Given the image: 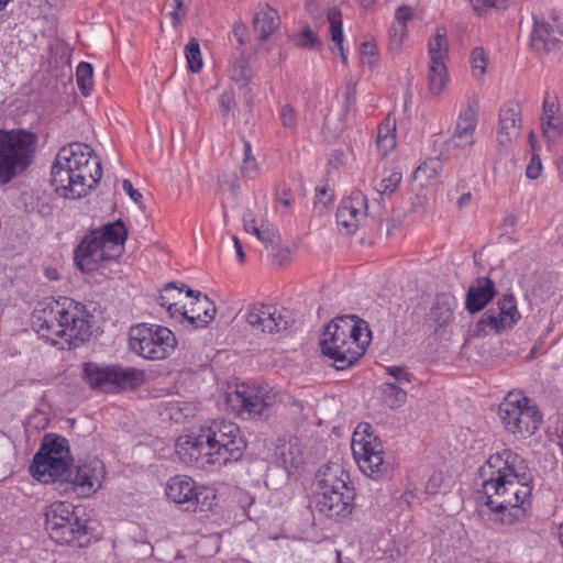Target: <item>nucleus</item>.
I'll list each match as a JSON object with an SVG mask.
<instances>
[{"label": "nucleus", "instance_id": "obj_45", "mask_svg": "<svg viewBox=\"0 0 563 563\" xmlns=\"http://www.w3.org/2000/svg\"><path fill=\"white\" fill-rule=\"evenodd\" d=\"M401 173L394 170L387 178H383L378 185L375 186L376 191L379 195H391L401 181Z\"/></svg>", "mask_w": 563, "mask_h": 563}, {"label": "nucleus", "instance_id": "obj_58", "mask_svg": "<svg viewBox=\"0 0 563 563\" xmlns=\"http://www.w3.org/2000/svg\"><path fill=\"white\" fill-rule=\"evenodd\" d=\"M441 483H442V474L441 473H433L429 477V481L426 484V493L428 495L437 494Z\"/></svg>", "mask_w": 563, "mask_h": 563}, {"label": "nucleus", "instance_id": "obj_20", "mask_svg": "<svg viewBox=\"0 0 563 563\" xmlns=\"http://www.w3.org/2000/svg\"><path fill=\"white\" fill-rule=\"evenodd\" d=\"M216 306L206 295L197 292L189 306H183L181 319H186L194 328H203L216 314Z\"/></svg>", "mask_w": 563, "mask_h": 563}, {"label": "nucleus", "instance_id": "obj_42", "mask_svg": "<svg viewBox=\"0 0 563 563\" xmlns=\"http://www.w3.org/2000/svg\"><path fill=\"white\" fill-rule=\"evenodd\" d=\"M186 58L188 64V69L191 73H198L202 68V57L200 52V46L197 38L191 37L186 45Z\"/></svg>", "mask_w": 563, "mask_h": 563}, {"label": "nucleus", "instance_id": "obj_21", "mask_svg": "<svg viewBox=\"0 0 563 563\" xmlns=\"http://www.w3.org/2000/svg\"><path fill=\"white\" fill-rule=\"evenodd\" d=\"M495 295V283L490 278H477L467 290L465 308L472 314L479 312L493 300Z\"/></svg>", "mask_w": 563, "mask_h": 563}, {"label": "nucleus", "instance_id": "obj_54", "mask_svg": "<svg viewBox=\"0 0 563 563\" xmlns=\"http://www.w3.org/2000/svg\"><path fill=\"white\" fill-rule=\"evenodd\" d=\"M219 107L222 114H228L235 107V98L232 91H224L219 97Z\"/></svg>", "mask_w": 563, "mask_h": 563}, {"label": "nucleus", "instance_id": "obj_22", "mask_svg": "<svg viewBox=\"0 0 563 563\" xmlns=\"http://www.w3.org/2000/svg\"><path fill=\"white\" fill-rule=\"evenodd\" d=\"M456 305L454 296L450 294H439L428 314V322L437 332L439 329L446 327L453 320V310Z\"/></svg>", "mask_w": 563, "mask_h": 563}, {"label": "nucleus", "instance_id": "obj_2", "mask_svg": "<svg viewBox=\"0 0 563 563\" xmlns=\"http://www.w3.org/2000/svg\"><path fill=\"white\" fill-rule=\"evenodd\" d=\"M92 316L85 305L69 297L45 298L31 314L32 329L53 345L63 340L68 349H76L92 334Z\"/></svg>", "mask_w": 563, "mask_h": 563}, {"label": "nucleus", "instance_id": "obj_35", "mask_svg": "<svg viewBox=\"0 0 563 563\" xmlns=\"http://www.w3.org/2000/svg\"><path fill=\"white\" fill-rule=\"evenodd\" d=\"M474 137L464 139V135L453 133V135L443 143V150L440 156L443 159H450L452 156H459L457 151H468L474 145Z\"/></svg>", "mask_w": 563, "mask_h": 563}, {"label": "nucleus", "instance_id": "obj_37", "mask_svg": "<svg viewBox=\"0 0 563 563\" xmlns=\"http://www.w3.org/2000/svg\"><path fill=\"white\" fill-rule=\"evenodd\" d=\"M395 131V119H391L390 115H387L378 126L376 139L378 147L384 148L386 152L394 148L396 145Z\"/></svg>", "mask_w": 563, "mask_h": 563}, {"label": "nucleus", "instance_id": "obj_49", "mask_svg": "<svg viewBox=\"0 0 563 563\" xmlns=\"http://www.w3.org/2000/svg\"><path fill=\"white\" fill-rule=\"evenodd\" d=\"M231 77L235 81H247L252 77V69L246 59L240 58L232 65Z\"/></svg>", "mask_w": 563, "mask_h": 563}, {"label": "nucleus", "instance_id": "obj_23", "mask_svg": "<svg viewBox=\"0 0 563 563\" xmlns=\"http://www.w3.org/2000/svg\"><path fill=\"white\" fill-rule=\"evenodd\" d=\"M560 40L554 35V30L549 22L534 18L530 37V46L540 54H547L559 47Z\"/></svg>", "mask_w": 563, "mask_h": 563}, {"label": "nucleus", "instance_id": "obj_51", "mask_svg": "<svg viewBox=\"0 0 563 563\" xmlns=\"http://www.w3.org/2000/svg\"><path fill=\"white\" fill-rule=\"evenodd\" d=\"M471 4L478 14L484 13L487 9L504 10L508 7L509 0H470Z\"/></svg>", "mask_w": 563, "mask_h": 563}, {"label": "nucleus", "instance_id": "obj_53", "mask_svg": "<svg viewBox=\"0 0 563 563\" xmlns=\"http://www.w3.org/2000/svg\"><path fill=\"white\" fill-rule=\"evenodd\" d=\"M280 122L285 129L294 130L297 125V113L294 107L289 103L285 104L280 109Z\"/></svg>", "mask_w": 563, "mask_h": 563}, {"label": "nucleus", "instance_id": "obj_40", "mask_svg": "<svg viewBox=\"0 0 563 563\" xmlns=\"http://www.w3.org/2000/svg\"><path fill=\"white\" fill-rule=\"evenodd\" d=\"M76 81L81 95L90 96L93 88V70L89 63H79L76 69Z\"/></svg>", "mask_w": 563, "mask_h": 563}, {"label": "nucleus", "instance_id": "obj_57", "mask_svg": "<svg viewBox=\"0 0 563 563\" xmlns=\"http://www.w3.org/2000/svg\"><path fill=\"white\" fill-rule=\"evenodd\" d=\"M413 16L412 8L409 5H401L397 8L395 13V22L406 24Z\"/></svg>", "mask_w": 563, "mask_h": 563}, {"label": "nucleus", "instance_id": "obj_43", "mask_svg": "<svg viewBox=\"0 0 563 563\" xmlns=\"http://www.w3.org/2000/svg\"><path fill=\"white\" fill-rule=\"evenodd\" d=\"M181 288H178L174 283H168L162 290L158 297V303L166 307L169 316L174 317L173 309L176 307V297L180 296Z\"/></svg>", "mask_w": 563, "mask_h": 563}, {"label": "nucleus", "instance_id": "obj_33", "mask_svg": "<svg viewBox=\"0 0 563 563\" xmlns=\"http://www.w3.org/2000/svg\"><path fill=\"white\" fill-rule=\"evenodd\" d=\"M328 21L330 23V37L333 43L331 51L335 53V49L342 51L343 45V29H342V14L340 9L332 7L327 13Z\"/></svg>", "mask_w": 563, "mask_h": 563}, {"label": "nucleus", "instance_id": "obj_60", "mask_svg": "<svg viewBox=\"0 0 563 563\" xmlns=\"http://www.w3.org/2000/svg\"><path fill=\"white\" fill-rule=\"evenodd\" d=\"M243 228L246 232L253 233L255 236L262 230V227H257L255 219L251 212H247L243 217Z\"/></svg>", "mask_w": 563, "mask_h": 563}, {"label": "nucleus", "instance_id": "obj_34", "mask_svg": "<svg viewBox=\"0 0 563 563\" xmlns=\"http://www.w3.org/2000/svg\"><path fill=\"white\" fill-rule=\"evenodd\" d=\"M383 401L390 409L400 408L407 400V391L396 383H384L382 385Z\"/></svg>", "mask_w": 563, "mask_h": 563}, {"label": "nucleus", "instance_id": "obj_10", "mask_svg": "<svg viewBox=\"0 0 563 563\" xmlns=\"http://www.w3.org/2000/svg\"><path fill=\"white\" fill-rule=\"evenodd\" d=\"M129 345L131 351L143 358L161 361L175 351L177 339L166 327L142 323L131 328Z\"/></svg>", "mask_w": 563, "mask_h": 563}, {"label": "nucleus", "instance_id": "obj_29", "mask_svg": "<svg viewBox=\"0 0 563 563\" xmlns=\"http://www.w3.org/2000/svg\"><path fill=\"white\" fill-rule=\"evenodd\" d=\"M82 379L91 389L108 393V365H100L95 362L85 363L82 366Z\"/></svg>", "mask_w": 563, "mask_h": 563}, {"label": "nucleus", "instance_id": "obj_15", "mask_svg": "<svg viewBox=\"0 0 563 563\" xmlns=\"http://www.w3.org/2000/svg\"><path fill=\"white\" fill-rule=\"evenodd\" d=\"M207 488H197L192 478L184 475L172 477L166 487V495L174 503L185 505L187 510H196L200 506V510L210 508L211 504L207 503L209 498Z\"/></svg>", "mask_w": 563, "mask_h": 563}, {"label": "nucleus", "instance_id": "obj_52", "mask_svg": "<svg viewBox=\"0 0 563 563\" xmlns=\"http://www.w3.org/2000/svg\"><path fill=\"white\" fill-rule=\"evenodd\" d=\"M439 166V159H430L429 162H424L423 164L419 165L415 170L413 176L416 179H421L423 177L433 178L437 176Z\"/></svg>", "mask_w": 563, "mask_h": 563}, {"label": "nucleus", "instance_id": "obj_12", "mask_svg": "<svg viewBox=\"0 0 563 563\" xmlns=\"http://www.w3.org/2000/svg\"><path fill=\"white\" fill-rule=\"evenodd\" d=\"M352 451L360 470L366 476L379 479L388 474L389 465L384 462L383 443L374 434L371 424H364L362 432H354Z\"/></svg>", "mask_w": 563, "mask_h": 563}, {"label": "nucleus", "instance_id": "obj_48", "mask_svg": "<svg viewBox=\"0 0 563 563\" xmlns=\"http://www.w3.org/2000/svg\"><path fill=\"white\" fill-rule=\"evenodd\" d=\"M488 56L483 47H475L471 52V63L474 75L483 76L486 71Z\"/></svg>", "mask_w": 563, "mask_h": 563}, {"label": "nucleus", "instance_id": "obj_50", "mask_svg": "<svg viewBox=\"0 0 563 563\" xmlns=\"http://www.w3.org/2000/svg\"><path fill=\"white\" fill-rule=\"evenodd\" d=\"M407 36V25L394 22L389 29V45L394 49H399L404 38Z\"/></svg>", "mask_w": 563, "mask_h": 563}, {"label": "nucleus", "instance_id": "obj_30", "mask_svg": "<svg viewBox=\"0 0 563 563\" xmlns=\"http://www.w3.org/2000/svg\"><path fill=\"white\" fill-rule=\"evenodd\" d=\"M82 379L91 389L108 393V365H100L95 362L85 363L82 366Z\"/></svg>", "mask_w": 563, "mask_h": 563}, {"label": "nucleus", "instance_id": "obj_19", "mask_svg": "<svg viewBox=\"0 0 563 563\" xmlns=\"http://www.w3.org/2000/svg\"><path fill=\"white\" fill-rule=\"evenodd\" d=\"M109 379L108 393H118L125 389H136L145 382V373L135 367H123L121 365H108Z\"/></svg>", "mask_w": 563, "mask_h": 563}, {"label": "nucleus", "instance_id": "obj_39", "mask_svg": "<svg viewBox=\"0 0 563 563\" xmlns=\"http://www.w3.org/2000/svg\"><path fill=\"white\" fill-rule=\"evenodd\" d=\"M292 42L297 47L308 51H320L323 47V42L309 25L294 34Z\"/></svg>", "mask_w": 563, "mask_h": 563}, {"label": "nucleus", "instance_id": "obj_1", "mask_svg": "<svg viewBox=\"0 0 563 563\" xmlns=\"http://www.w3.org/2000/svg\"><path fill=\"white\" fill-rule=\"evenodd\" d=\"M479 475L484 504L489 509L525 505L531 495V472L526 461L509 450L490 455Z\"/></svg>", "mask_w": 563, "mask_h": 563}, {"label": "nucleus", "instance_id": "obj_31", "mask_svg": "<svg viewBox=\"0 0 563 563\" xmlns=\"http://www.w3.org/2000/svg\"><path fill=\"white\" fill-rule=\"evenodd\" d=\"M339 207L345 209V212L350 213L354 219H357L358 223L367 217V198L360 190L352 191L351 196L343 199Z\"/></svg>", "mask_w": 563, "mask_h": 563}, {"label": "nucleus", "instance_id": "obj_25", "mask_svg": "<svg viewBox=\"0 0 563 563\" xmlns=\"http://www.w3.org/2000/svg\"><path fill=\"white\" fill-rule=\"evenodd\" d=\"M252 24L258 40L265 42L280 26V16L275 9L266 4L256 12Z\"/></svg>", "mask_w": 563, "mask_h": 563}, {"label": "nucleus", "instance_id": "obj_11", "mask_svg": "<svg viewBox=\"0 0 563 563\" xmlns=\"http://www.w3.org/2000/svg\"><path fill=\"white\" fill-rule=\"evenodd\" d=\"M505 428L518 438L531 437L542 423V413L534 401L525 396L509 394L499 406Z\"/></svg>", "mask_w": 563, "mask_h": 563}, {"label": "nucleus", "instance_id": "obj_47", "mask_svg": "<svg viewBox=\"0 0 563 563\" xmlns=\"http://www.w3.org/2000/svg\"><path fill=\"white\" fill-rule=\"evenodd\" d=\"M335 217L340 230H343L346 234H352L358 229L357 219L345 212V209L339 207Z\"/></svg>", "mask_w": 563, "mask_h": 563}, {"label": "nucleus", "instance_id": "obj_18", "mask_svg": "<svg viewBox=\"0 0 563 563\" xmlns=\"http://www.w3.org/2000/svg\"><path fill=\"white\" fill-rule=\"evenodd\" d=\"M521 110L519 104L510 102L499 110L497 128V144L501 148L509 150L514 140L520 135Z\"/></svg>", "mask_w": 563, "mask_h": 563}, {"label": "nucleus", "instance_id": "obj_14", "mask_svg": "<svg viewBox=\"0 0 563 563\" xmlns=\"http://www.w3.org/2000/svg\"><path fill=\"white\" fill-rule=\"evenodd\" d=\"M276 400V395H269L262 388L242 385L228 394L227 402L241 416L250 418H267Z\"/></svg>", "mask_w": 563, "mask_h": 563}, {"label": "nucleus", "instance_id": "obj_59", "mask_svg": "<svg viewBox=\"0 0 563 563\" xmlns=\"http://www.w3.org/2000/svg\"><path fill=\"white\" fill-rule=\"evenodd\" d=\"M123 190L130 196V198L141 206L143 196L142 194L133 188L132 183L129 179H124L122 183Z\"/></svg>", "mask_w": 563, "mask_h": 563}, {"label": "nucleus", "instance_id": "obj_62", "mask_svg": "<svg viewBox=\"0 0 563 563\" xmlns=\"http://www.w3.org/2000/svg\"><path fill=\"white\" fill-rule=\"evenodd\" d=\"M277 262L283 265L287 263L290 260V250L289 247H280V244L278 245L277 250L269 251L268 252Z\"/></svg>", "mask_w": 563, "mask_h": 563}, {"label": "nucleus", "instance_id": "obj_16", "mask_svg": "<svg viewBox=\"0 0 563 563\" xmlns=\"http://www.w3.org/2000/svg\"><path fill=\"white\" fill-rule=\"evenodd\" d=\"M71 464L69 460H58L36 453L30 466L32 476L42 483H54L63 486L64 478H70Z\"/></svg>", "mask_w": 563, "mask_h": 563}, {"label": "nucleus", "instance_id": "obj_56", "mask_svg": "<svg viewBox=\"0 0 563 563\" xmlns=\"http://www.w3.org/2000/svg\"><path fill=\"white\" fill-rule=\"evenodd\" d=\"M388 375L393 376L396 379V384L405 385L410 383V375L406 372L404 367L399 366H390L386 368Z\"/></svg>", "mask_w": 563, "mask_h": 563}, {"label": "nucleus", "instance_id": "obj_17", "mask_svg": "<svg viewBox=\"0 0 563 563\" xmlns=\"http://www.w3.org/2000/svg\"><path fill=\"white\" fill-rule=\"evenodd\" d=\"M246 322L254 330L275 333L288 328L287 318L275 306L254 305L246 314Z\"/></svg>", "mask_w": 563, "mask_h": 563}, {"label": "nucleus", "instance_id": "obj_61", "mask_svg": "<svg viewBox=\"0 0 563 563\" xmlns=\"http://www.w3.org/2000/svg\"><path fill=\"white\" fill-rule=\"evenodd\" d=\"M254 501H255V498L252 495H250L249 493H246V492H241L240 493V495H239V504L242 507V509L244 510L245 515L250 519H252V516L250 514V508L254 504Z\"/></svg>", "mask_w": 563, "mask_h": 563}, {"label": "nucleus", "instance_id": "obj_44", "mask_svg": "<svg viewBox=\"0 0 563 563\" xmlns=\"http://www.w3.org/2000/svg\"><path fill=\"white\" fill-rule=\"evenodd\" d=\"M257 162L252 154V146L249 141H244V158L241 166L243 177L253 179L257 175Z\"/></svg>", "mask_w": 563, "mask_h": 563}, {"label": "nucleus", "instance_id": "obj_64", "mask_svg": "<svg viewBox=\"0 0 563 563\" xmlns=\"http://www.w3.org/2000/svg\"><path fill=\"white\" fill-rule=\"evenodd\" d=\"M332 194L325 187L316 189V203L327 206L332 201Z\"/></svg>", "mask_w": 563, "mask_h": 563}, {"label": "nucleus", "instance_id": "obj_27", "mask_svg": "<svg viewBox=\"0 0 563 563\" xmlns=\"http://www.w3.org/2000/svg\"><path fill=\"white\" fill-rule=\"evenodd\" d=\"M37 453H42L45 456L56 457L58 460H69L70 463L74 461L70 456L67 439L55 433H47L43 437Z\"/></svg>", "mask_w": 563, "mask_h": 563}, {"label": "nucleus", "instance_id": "obj_26", "mask_svg": "<svg viewBox=\"0 0 563 563\" xmlns=\"http://www.w3.org/2000/svg\"><path fill=\"white\" fill-rule=\"evenodd\" d=\"M70 478L63 479L64 490H67L71 486L73 490H80V494L88 495L93 492V483L97 481V475L93 468L89 465H81L76 468L71 466Z\"/></svg>", "mask_w": 563, "mask_h": 563}, {"label": "nucleus", "instance_id": "obj_3", "mask_svg": "<svg viewBox=\"0 0 563 563\" xmlns=\"http://www.w3.org/2000/svg\"><path fill=\"white\" fill-rule=\"evenodd\" d=\"M246 441L240 427L229 420H212L199 428L197 434L179 437L176 453L181 461L196 466L225 465L242 457Z\"/></svg>", "mask_w": 563, "mask_h": 563}, {"label": "nucleus", "instance_id": "obj_63", "mask_svg": "<svg viewBox=\"0 0 563 563\" xmlns=\"http://www.w3.org/2000/svg\"><path fill=\"white\" fill-rule=\"evenodd\" d=\"M356 88L354 84H347L346 90L344 93L345 100H344V108L347 111L352 106L355 104L356 98Z\"/></svg>", "mask_w": 563, "mask_h": 563}, {"label": "nucleus", "instance_id": "obj_5", "mask_svg": "<svg viewBox=\"0 0 563 563\" xmlns=\"http://www.w3.org/2000/svg\"><path fill=\"white\" fill-rule=\"evenodd\" d=\"M367 323L354 314L335 317L323 330L319 346L321 353L333 361L338 371L354 365L369 342Z\"/></svg>", "mask_w": 563, "mask_h": 563}, {"label": "nucleus", "instance_id": "obj_8", "mask_svg": "<svg viewBox=\"0 0 563 563\" xmlns=\"http://www.w3.org/2000/svg\"><path fill=\"white\" fill-rule=\"evenodd\" d=\"M37 135L33 132L0 129V186L9 184L33 163Z\"/></svg>", "mask_w": 563, "mask_h": 563}, {"label": "nucleus", "instance_id": "obj_36", "mask_svg": "<svg viewBox=\"0 0 563 563\" xmlns=\"http://www.w3.org/2000/svg\"><path fill=\"white\" fill-rule=\"evenodd\" d=\"M429 91L433 96H439L448 84V73L445 64L433 62L429 69Z\"/></svg>", "mask_w": 563, "mask_h": 563}, {"label": "nucleus", "instance_id": "obj_4", "mask_svg": "<svg viewBox=\"0 0 563 563\" xmlns=\"http://www.w3.org/2000/svg\"><path fill=\"white\" fill-rule=\"evenodd\" d=\"M91 153L92 148L84 143H70L58 151L51 168V181L59 196L81 198L101 179V164Z\"/></svg>", "mask_w": 563, "mask_h": 563}, {"label": "nucleus", "instance_id": "obj_55", "mask_svg": "<svg viewBox=\"0 0 563 563\" xmlns=\"http://www.w3.org/2000/svg\"><path fill=\"white\" fill-rule=\"evenodd\" d=\"M542 172V163L539 155H532L530 163L526 168V176L530 179H537Z\"/></svg>", "mask_w": 563, "mask_h": 563}, {"label": "nucleus", "instance_id": "obj_32", "mask_svg": "<svg viewBox=\"0 0 563 563\" xmlns=\"http://www.w3.org/2000/svg\"><path fill=\"white\" fill-rule=\"evenodd\" d=\"M448 51L449 43L446 38V30L444 27H437L434 36L429 41L431 63L438 62L440 64H444Z\"/></svg>", "mask_w": 563, "mask_h": 563}, {"label": "nucleus", "instance_id": "obj_28", "mask_svg": "<svg viewBox=\"0 0 563 563\" xmlns=\"http://www.w3.org/2000/svg\"><path fill=\"white\" fill-rule=\"evenodd\" d=\"M558 110L556 98L550 100L549 97H545L543 101L542 133L548 141H553L561 134V122L555 118Z\"/></svg>", "mask_w": 563, "mask_h": 563}, {"label": "nucleus", "instance_id": "obj_9", "mask_svg": "<svg viewBox=\"0 0 563 563\" xmlns=\"http://www.w3.org/2000/svg\"><path fill=\"white\" fill-rule=\"evenodd\" d=\"M45 529L51 539L60 544L82 548L90 541L85 521L69 503L55 501L46 508Z\"/></svg>", "mask_w": 563, "mask_h": 563}, {"label": "nucleus", "instance_id": "obj_7", "mask_svg": "<svg viewBox=\"0 0 563 563\" xmlns=\"http://www.w3.org/2000/svg\"><path fill=\"white\" fill-rule=\"evenodd\" d=\"M128 234L121 219L91 230L75 250L77 266L82 271H93L99 262L118 260L124 252Z\"/></svg>", "mask_w": 563, "mask_h": 563}, {"label": "nucleus", "instance_id": "obj_13", "mask_svg": "<svg viewBox=\"0 0 563 563\" xmlns=\"http://www.w3.org/2000/svg\"><path fill=\"white\" fill-rule=\"evenodd\" d=\"M521 318L512 294H505L497 301V307L486 310L476 323L477 334L503 333L514 328Z\"/></svg>", "mask_w": 563, "mask_h": 563}, {"label": "nucleus", "instance_id": "obj_46", "mask_svg": "<svg viewBox=\"0 0 563 563\" xmlns=\"http://www.w3.org/2000/svg\"><path fill=\"white\" fill-rule=\"evenodd\" d=\"M256 238L265 245L268 252L277 250L280 244V235L273 228H262Z\"/></svg>", "mask_w": 563, "mask_h": 563}, {"label": "nucleus", "instance_id": "obj_41", "mask_svg": "<svg viewBox=\"0 0 563 563\" xmlns=\"http://www.w3.org/2000/svg\"><path fill=\"white\" fill-rule=\"evenodd\" d=\"M499 517L496 519L501 525L511 526L521 521L526 517L525 505L509 506L505 509H490Z\"/></svg>", "mask_w": 563, "mask_h": 563}, {"label": "nucleus", "instance_id": "obj_38", "mask_svg": "<svg viewBox=\"0 0 563 563\" xmlns=\"http://www.w3.org/2000/svg\"><path fill=\"white\" fill-rule=\"evenodd\" d=\"M476 125V111L473 108L467 107L460 112L454 133L464 135V139H470V136L474 137Z\"/></svg>", "mask_w": 563, "mask_h": 563}, {"label": "nucleus", "instance_id": "obj_24", "mask_svg": "<svg viewBox=\"0 0 563 563\" xmlns=\"http://www.w3.org/2000/svg\"><path fill=\"white\" fill-rule=\"evenodd\" d=\"M275 455L287 472L299 468L303 464V452L298 438H291L288 441L279 440Z\"/></svg>", "mask_w": 563, "mask_h": 563}, {"label": "nucleus", "instance_id": "obj_6", "mask_svg": "<svg viewBox=\"0 0 563 563\" xmlns=\"http://www.w3.org/2000/svg\"><path fill=\"white\" fill-rule=\"evenodd\" d=\"M349 474L338 463H329L314 476L317 508L328 518L342 520L354 509L355 493L346 481Z\"/></svg>", "mask_w": 563, "mask_h": 563}]
</instances>
